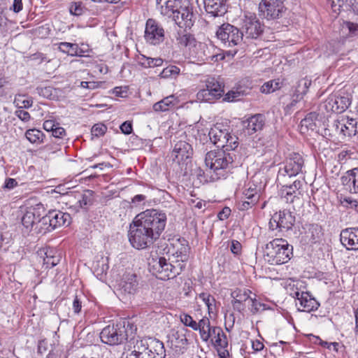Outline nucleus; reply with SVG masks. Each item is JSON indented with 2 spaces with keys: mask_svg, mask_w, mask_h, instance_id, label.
I'll return each instance as SVG.
<instances>
[{
  "mask_svg": "<svg viewBox=\"0 0 358 358\" xmlns=\"http://www.w3.org/2000/svg\"><path fill=\"white\" fill-rule=\"evenodd\" d=\"M15 115L24 122H27L31 119L29 113L24 109H17L15 111Z\"/></svg>",
  "mask_w": 358,
  "mask_h": 358,
  "instance_id": "e2e57ef3",
  "label": "nucleus"
},
{
  "mask_svg": "<svg viewBox=\"0 0 358 358\" xmlns=\"http://www.w3.org/2000/svg\"><path fill=\"white\" fill-rule=\"evenodd\" d=\"M181 322L186 327L192 328L193 330H196L197 328V324L192 316L187 313H182L180 315Z\"/></svg>",
  "mask_w": 358,
  "mask_h": 358,
  "instance_id": "864d4df0",
  "label": "nucleus"
},
{
  "mask_svg": "<svg viewBox=\"0 0 358 358\" xmlns=\"http://www.w3.org/2000/svg\"><path fill=\"white\" fill-rule=\"evenodd\" d=\"M180 1L178 0H157V6L160 13L164 16L172 17L178 10Z\"/></svg>",
  "mask_w": 358,
  "mask_h": 358,
  "instance_id": "cd10ccee",
  "label": "nucleus"
},
{
  "mask_svg": "<svg viewBox=\"0 0 358 358\" xmlns=\"http://www.w3.org/2000/svg\"><path fill=\"white\" fill-rule=\"evenodd\" d=\"M76 56V57H87L92 52L88 44L82 43L80 45L77 44Z\"/></svg>",
  "mask_w": 358,
  "mask_h": 358,
  "instance_id": "4d7b16f0",
  "label": "nucleus"
},
{
  "mask_svg": "<svg viewBox=\"0 0 358 358\" xmlns=\"http://www.w3.org/2000/svg\"><path fill=\"white\" fill-rule=\"evenodd\" d=\"M243 95V91L239 89L233 90L225 94L224 100L229 102L237 101L241 100Z\"/></svg>",
  "mask_w": 358,
  "mask_h": 358,
  "instance_id": "3c124183",
  "label": "nucleus"
},
{
  "mask_svg": "<svg viewBox=\"0 0 358 358\" xmlns=\"http://www.w3.org/2000/svg\"><path fill=\"white\" fill-rule=\"evenodd\" d=\"M204 8L213 17L224 15L227 11V0H203Z\"/></svg>",
  "mask_w": 358,
  "mask_h": 358,
  "instance_id": "4be33fe9",
  "label": "nucleus"
},
{
  "mask_svg": "<svg viewBox=\"0 0 358 358\" xmlns=\"http://www.w3.org/2000/svg\"><path fill=\"white\" fill-rule=\"evenodd\" d=\"M216 36L227 48L238 45L243 41V34L241 30L229 23H224L218 28Z\"/></svg>",
  "mask_w": 358,
  "mask_h": 358,
  "instance_id": "423d86ee",
  "label": "nucleus"
},
{
  "mask_svg": "<svg viewBox=\"0 0 358 358\" xmlns=\"http://www.w3.org/2000/svg\"><path fill=\"white\" fill-rule=\"evenodd\" d=\"M166 215L156 209L146 210L138 214L130 224L129 241L137 250L150 247L164 231Z\"/></svg>",
  "mask_w": 358,
  "mask_h": 358,
  "instance_id": "f257e3e1",
  "label": "nucleus"
},
{
  "mask_svg": "<svg viewBox=\"0 0 358 358\" xmlns=\"http://www.w3.org/2000/svg\"><path fill=\"white\" fill-rule=\"evenodd\" d=\"M213 327L210 326V320L204 317L198 322L197 328L195 331H199L200 337L203 341L207 342L212 334Z\"/></svg>",
  "mask_w": 358,
  "mask_h": 358,
  "instance_id": "2f4dec72",
  "label": "nucleus"
},
{
  "mask_svg": "<svg viewBox=\"0 0 358 358\" xmlns=\"http://www.w3.org/2000/svg\"><path fill=\"white\" fill-rule=\"evenodd\" d=\"M311 85V80L304 78L299 80L295 87L294 96L302 99L303 96L306 94L308 90Z\"/></svg>",
  "mask_w": 358,
  "mask_h": 358,
  "instance_id": "ea45409f",
  "label": "nucleus"
},
{
  "mask_svg": "<svg viewBox=\"0 0 358 358\" xmlns=\"http://www.w3.org/2000/svg\"><path fill=\"white\" fill-rule=\"evenodd\" d=\"M150 358H165L166 350L164 343L158 339L148 338Z\"/></svg>",
  "mask_w": 358,
  "mask_h": 358,
  "instance_id": "7c9ffc66",
  "label": "nucleus"
},
{
  "mask_svg": "<svg viewBox=\"0 0 358 358\" xmlns=\"http://www.w3.org/2000/svg\"><path fill=\"white\" fill-rule=\"evenodd\" d=\"M199 298L201 299L208 308L209 315L214 313L215 311V298L207 292H202L199 294Z\"/></svg>",
  "mask_w": 358,
  "mask_h": 358,
  "instance_id": "37998d69",
  "label": "nucleus"
},
{
  "mask_svg": "<svg viewBox=\"0 0 358 358\" xmlns=\"http://www.w3.org/2000/svg\"><path fill=\"white\" fill-rule=\"evenodd\" d=\"M164 29L155 20L148 19L145 24V40L150 45H156L164 40Z\"/></svg>",
  "mask_w": 358,
  "mask_h": 358,
  "instance_id": "f8f14e48",
  "label": "nucleus"
},
{
  "mask_svg": "<svg viewBox=\"0 0 358 358\" xmlns=\"http://www.w3.org/2000/svg\"><path fill=\"white\" fill-rule=\"evenodd\" d=\"M178 103V99L174 95L165 97L162 100L155 103L153 106L155 111H167L174 108Z\"/></svg>",
  "mask_w": 358,
  "mask_h": 358,
  "instance_id": "72a5a7b5",
  "label": "nucleus"
},
{
  "mask_svg": "<svg viewBox=\"0 0 358 358\" xmlns=\"http://www.w3.org/2000/svg\"><path fill=\"white\" fill-rule=\"evenodd\" d=\"M58 46V50L66 54L69 56L71 57H76V50H77V43H72L69 42H60L57 44Z\"/></svg>",
  "mask_w": 358,
  "mask_h": 358,
  "instance_id": "79ce46f5",
  "label": "nucleus"
},
{
  "mask_svg": "<svg viewBox=\"0 0 358 358\" xmlns=\"http://www.w3.org/2000/svg\"><path fill=\"white\" fill-rule=\"evenodd\" d=\"M265 124L264 116L262 114H257L248 118L244 124V131L248 135H252L257 131H261Z\"/></svg>",
  "mask_w": 358,
  "mask_h": 358,
  "instance_id": "b1692460",
  "label": "nucleus"
},
{
  "mask_svg": "<svg viewBox=\"0 0 358 358\" xmlns=\"http://www.w3.org/2000/svg\"><path fill=\"white\" fill-rule=\"evenodd\" d=\"M180 69L176 66L169 65L164 68L160 73V76L163 78L176 77L180 74Z\"/></svg>",
  "mask_w": 358,
  "mask_h": 358,
  "instance_id": "8fccbe9b",
  "label": "nucleus"
},
{
  "mask_svg": "<svg viewBox=\"0 0 358 358\" xmlns=\"http://www.w3.org/2000/svg\"><path fill=\"white\" fill-rule=\"evenodd\" d=\"M258 202L255 200H249L243 198L242 200L238 202V209L241 211L248 210L255 206Z\"/></svg>",
  "mask_w": 358,
  "mask_h": 358,
  "instance_id": "6e6d98bb",
  "label": "nucleus"
},
{
  "mask_svg": "<svg viewBox=\"0 0 358 358\" xmlns=\"http://www.w3.org/2000/svg\"><path fill=\"white\" fill-rule=\"evenodd\" d=\"M283 167H280L278 174L289 177L296 176L302 173L304 166V159L303 157L297 152L290 153L283 162Z\"/></svg>",
  "mask_w": 358,
  "mask_h": 358,
  "instance_id": "0eeeda50",
  "label": "nucleus"
},
{
  "mask_svg": "<svg viewBox=\"0 0 358 358\" xmlns=\"http://www.w3.org/2000/svg\"><path fill=\"white\" fill-rule=\"evenodd\" d=\"M176 39L180 46L184 47L193 46L196 42L194 37L192 34L187 33L185 29L178 31Z\"/></svg>",
  "mask_w": 358,
  "mask_h": 358,
  "instance_id": "e433bc0d",
  "label": "nucleus"
},
{
  "mask_svg": "<svg viewBox=\"0 0 358 358\" xmlns=\"http://www.w3.org/2000/svg\"><path fill=\"white\" fill-rule=\"evenodd\" d=\"M341 181L351 194H358V167L348 171L342 176Z\"/></svg>",
  "mask_w": 358,
  "mask_h": 358,
  "instance_id": "5701e85b",
  "label": "nucleus"
},
{
  "mask_svg": "<svg viewBox=\"0 0 358 358\" xmlns=\"http://www.w3.org/2000/svg\"><path fill=\"white\" fill-rule=\"evenodd\" d=\"M180 28L190 29L194 22L192 8L188 6H180L171 17Z\"/></svg>",
  "mask_w": 358,
  "mask_h": 358,
  "instance_id": "2eb2a0df",
  "label": "nucleus"
},
{
  "mask_svg": "<svg viewBox=\"0 0 358 358\" xmlns=\"http://www.w3.org/2000/svg\"><path fill=\"white\" fill-rule=\"evenodd\" d=\"M206 87L215 99L220 98L224 93L222 85L213 78L207 80Z\"/></svg>",
  "mask_w": 358,
  "mask_h": 358,
  "instance_id": "4c0bfd02",
  "label": "nucleus"
},
{
  "mask_svg": "<svg viewBox=\"0 0 358 358\" xmlns=\"http://www.w3.org/2000/svg\"><path fill=\"white\" fill-rule=\"evenodd\" d=\"M193 153L192 145L185 141H178L171 152V157L178 164L191 157Z\"/></svg>",
  "mask_w": 358,
  "mask_h": 358,
  "instance_id": "f3484780",
  "label": "nucleus"
},
{
  "mask_svg": "<svg viewBox=\"0 0 358 358\" xmlns=\"http://www.w3.org/2000/svg\"><path fill=\"white\" fill-rule=\"evenodd\" d=\"M336 133L343 137L352 136L358 133V120L349 117H343L333 123Z\"/></svg>",
  "mask_w": 358,
  "mask_h": 358,
  "instance_id": "4468645a",
  "label": "nucleus"
},
{
  "mask_svg": "<svg viewBox=\"0 0 358 358\" xmlns=\"http://www.w3.org/2000/svg\"><path fill=\"white\" fill-rule=\"evenodd\" d=\"M55 127H58V122L54 120H47L43 122V129L47 131H52Z\"/></svg>",
  "mask_w": 358,
  "mask_h": 358,
  "instance_id": "69168bd1",
  "label": "nucleus"
},
{
  "mask_svg": "<svg viewBox=\"0 0 358 358\" xmlns=\"http://www.w3.org/2000/svg\"><path fill=\"white\" fill-rule=\"evenodd\" d=\"M174 261L164 257H153L149 260V271L158 279L166 280L178 275L185 268L183 263L173 264Z\"/></svg>",
  "mask_w": 358,
  "mask_h": 358,
  "instance_id": "20e7f679",
  "label": "nucleus"
},
{
  "mask_svg": "<svg viewBox=\"0 0 358 358\" xmlns=\"http://www.w3.org/2000/svg\"><path fill=\"white\" fill-rule=\"evenodd\" d=\"M152 57H148L143 55H141L137 58V62L143 68H152Z\"/></svg>",
  "mask_w": 358,
  "mask_h": 358,
  "instance_id": "052dcab7",
  "label": "nucleus"
},
{
  "mask_svg": "<svg viewBox=\"0 0 358 358\" xmlns=\"http://www.w3.org/2000/svg\"><path fill=\"white\" fill-rule=\"evenodd\" d=\"M222 150H211L205 157L206 169H200L199 177H203L205 182H213L221 178H225L234 166L233 163L236 157L234 151L238 145V137L228 131Z\"/></svg>",
  "mask_w": 358,
  "mask_h": 358,
  "instance_id": "f03ea898",
  "label": "nucleus"
},
{
  "mask_svg": "<svg viewBox=\"0 0 358 358\" xmlns=\"http://www.w3.org/2000/svg\"><path fill=\"white\" fill-rule=\"evenodd\" d=\"M292 255L293 247L285 239L275 238L266 245L264 257L270 264H285L291 259Z\"/></svg>",
  "mask_w": 358,
  "mask_h": 358,
  "instance_id": "7ed1b4c3",
  "label": "nucleus"
},
{
  "mask_svg": "<svg viewBox=\"0 0 358 358\" xmlns=\"http://www.w3.org/2000/svg\"><path fill=\"white\" fill-rule=\"evenodd\" d=\"M340 240L347 250H358V227L343 229L340 234Z\"/></svg>",
  "mask_w": 358,
  "mask_h": 358,
  "instance_id": "6ab92c4d",
  "label": "nucleus"
},
{
  "mask_svg": "<svg viewBox=\"0 0 358 358\" xmlns=\"http://www.w3.org/2000/svg\"><path fill=\"white\" fill-rule=\"evenodd\" d=\"M107 130V127L103 124H96L92 128V134L99 137L103 136Z\"/></svg>",
  "mask_w": 358,
  "mask_h": 358,
  "instance_id": "bf43d9fd",
  "label": "nucleus"
},
{
  "mask_svg": "<svg viewBox=\"0 0 358 358\" xmlns=\"http://www.w3.org/2000/svg\"><path fill=\"white\" fill-rule=\"evenodd\" d=\"M282 82L279 80H272L268 82L265 83L261 87V92L264 94H269L275 92V90L280 89L282 86Z\"/></svg>",
  "mask_w": 358,
  "mask_h": 358,
  "instance_id": "a18cd8bd",
  "label": "nucleus"
},
{
  "mask_svg": "<svg viewBox=\"0 0 358 358\" xmlns=\"http://www.w3.org/2000/svg\"><path fill=\"white\" fill-rule=\"evenodd\" d=\"M222 127L223 125L217 124L210 129L208 133L210 140L218 148L224 147V143L226 142L225 138L228 135L229 130L222 129Z\"/></svg>",
  "mask_w": 358,
  "mask_h": 358,
  "instance_id": "a878e982",
  "label": "nucleus"
},
{
  "mask_svg": "<svg viewBox=\"0 0 358 358\" xmlns=\"http://www.w3.org/2000/svg\"><path fill=\"white\" fill-rule=\"evenodd\" d=\"M341 204L348 208L354 209L358 213V201L351 197H345L341 200Z\"/></svg>",
  "mask_w": 358,
  "mask_h": 358,
  "instance_id": "13d9d810",
  "label": "nucleus"
},
{
  "mask_svg": "<svg viewBox=\"0 0 358 358\" xmlns=\"http://www.w3.org/2000/svg\"><path fill=\"white\" fill-rule=\"evenodd\" d=\"M199 49L200 52L198 53L197 59L200 62L208 60L216 62L218 59H222L224 58L223 56L220 55H210V49L206 44L199 43Z\"/></svg>",
  "mask_w": 358,
  "mask_h": 358,
  "instance_id": "f704fd0d",
  "label": "nucleus"
},
{
  "mask_svg": "<svg viewBox=\"0 0 358 358\" xmlns=\"http://www.w3.org/2000/svg\"><path fill=\"white\" fill-rule=\"evenodd\" d=\"M258 8L264 18L275 20L282 17L285 6L282 0H261Z\"/></svg>",
  "mask_w": 358,
  "mask_h": 358,
  "instance_id": "1a4fd4ad",
  "label": "nucleus"
},
{
  "mask_svg": "<svg viewBox=\"0 0 358 358\" xmlns=\"http://www.w3.org/2000/svg\"><path fill=\"white\" fill-rule=\"evenodd\" d=\"M262 24L255 13L245 15L242 22L241 32L244 39H256L262 33Z\"/></svg>",
  "mask_w": 358,
  "mask_h": 358,
  "instance_id": "6e6552de",
  "label": "nucleus"
},
{
  "mask_svg": "<svg viewBox=\"0 0 358 358\" xmlns=\"http://www.w3.org/2000/svg\"><path fill=\"white\" fill-rule=\"evenodd\" d=\"M252 292L246 288H236L234 289L231 296L233 298L234 301L245 303L248 302L251 297Z\"/></svg>",
  "mask_w": 358,
  "mask_h": 358,
  "instance_id": "58836bf2",
  "label": "nucleus"
},
{
  "mask_svg": "<svg viewBox=\"0 0 358 358\" xmlns=\"http://www.w3.org/2000/svg\"><path fill=\"white\" fill-rule=\"evenodd\" d=\"M44 213L45 208L41 203L27 207L22 217V225L27 229H31L35 224L42 222Z\"/></svg>",
  "mask_w": 358,
  "mask_h": 358,
  "instance_id": "ddd939ff",
  "label": "nucleus"
},
{
  "mask_svg": "<svg viewBox=\"0 0 358 358\" xmlns=\"http://www.w3.org/2000/svg\"><path fill=\"white\" fill-rule=\"evenodd\" d=\"M85 8L81 2H72L69 7V12L71 15L80 16L83 15Z\"/></svg>",
  "mask_w": 358,
  "mask_h": 358,
  "instance_id": "5fc2aeb1",
  "label": "nucleus"
},
{
  "mask_svg": "<svg viewBox=\"0 0 358 358\" xmlns=\"http://www.w3.org/2000/svg\"><path fill=\"white\" fill-rule=\"evenodd\" d=\"M242 245L238 241L234 240L231 242L230 250L234 255H238L241 253Z\"/></svg>",
  "mask_w": 358,
  "mask_h": 358,
  "instance_id": "774afa93",
  "label": "nucleus"
},
{
  "mask_svg": "<svg viewBox=\"0 0 358 358\" xmlns=\"http://www.w3.org/2000/svg\"><path fill=\"white\" fill-rule=\"evenodd\" d=\"M38 260L42 261L45 268L48 269L57 265L61 259V257L57 252L52 248H43L37 252Z\"/></svg>",
  "mask_w": 358,
  "mask_h": 358,
  "instance_id": "a211bd4d",
  "label": "nucleus"
},
{
  "mask_svg": "<svg viewBox=\"0 0 358 358\" xmlns=\"http://www.w3.org/2000/svg\"><path fill=\"white\" fill-rule=\"evenodd\" d=\"M25 136L30 143L39 144L43 141L44 134L41 130L31 129L26 131Z\"/></svg>",
  "mask_w": 358,
  "mask_h": 358,
  "instance_id": "a19ab883",
  "label": "nucleus"
},
{
  "mask_svg": "<svg viewBox=\"0 0 358 358\" xmlns=\"http://www.w3.org/2000/svg\"><path fill=\"white\" fill-rule=\"evenodd\" d=\"M248 304L250 306L249 309L252 314H256L260 310H264L267 308L265 303H261L256 299V294H254V297L251 296Z\"/></svg>",
  "mask_w": 358,
  "mask_h": 358,
  "instance_id": "de8ad7c7",
  "label": "nucleus"
},
{
  "mask_svg": "<svg viewBox=\"0 0 358 358\" xmlns=\"http://www.w3.org/2000/svg\"><path fill=\"white\" fill-rule=\"evenodd\" d=\"M297 96H291L290 95H283L280 97V103L286 113H289L292 107L300 100Z\"/></svg>",
  "mask_w": 358,
  "mask_h": 358,
  "instance_id": "c03bdc74",
  "label": "nucleus"
},
{
  "mask_svg": "<svg viewBox=\"0 0 358 358\" xmlns=\"http://www.w3.org/2000/svg\"><path fill=\"white\" fill-rule=\"evenodd\" d=\"M71 215L67 213L59 210H50L47 215H43L42 223L48 224L46 228L48 231L54 230L62 226H68L71 223Z\"/></svg>",
  "mask_w": 358,
  "mask_h": 358,
  "instance_id": "9b49d317",
  "label": "nucleus"
},
{
  "mask_svg": "<svg viewBox=\"0 0 358 358\" xmlns=\"http://www.w3.org/2000/svg\"><path fill=\"white\" fill-rule=\"evenodd\" d=\"M52 135L55 138H62L66 136V131L63 127H60L58 123V127H55L52 130Z\"/></svg>",
  "mask_w": 358,
  "mask_h": 358,
  "instance_id": "0e129e2a",
  "label": "nucleus"
},
{
  "mask_svg": "<svg viewBox=\"0 0 358 358\" xmlns=\"http://www.w3.org/2000/svg\"><path fill=\"white\" fill-rule=\"evenodd\" d=\"M128 334L124 324L108 325L100 333L102 343L114 346L122 344L127 340Z\"/></svg>",
  "mask_w": 358,
  "mask_h": 358,
  "instance_id": "39448f33",
  "label": "nucleus"
},
{
  "mask_svg": "<svg viewBox=\"0 0 358 358\" xmlns=\"http://www.w3.org/2000/svg\"><path fill=\"white\" fill-rule=\"evenodd\" d=\"M196 99L201 102H211L215 99L207 87L200 90L196 94Z\"/></svg>",
  "mask_w": 358,
  "mask_h": 358,
  "instance_id": "603ef678",
  "label": "nucleus"
},
{
  "mask_svg": "<svg viewBox=\"0 0 358 358\" xmlns=\"http://www.w3.org/2000/svg\"><path fill=\"white\" fill-rule=\"evenodd\" d=\"M317 115L315 113L308 114L304 119L301 121V129L305 127L307 129L314 130L316 128V120Z\"/></svg>",
  "mask_w": 358,
  "mask_h": 358,
  "instance_id": "49530a36",
  "label": "nucleus"
},
{
  "mask_svg": "<svg viewBox=\"0 0 358 358\" xmlns=\"http://www.w3.org/2000/svg\"><path fill=\"white\" fill-rule=\"evenodd\" d=\"M37 93L44 98L50 99L52 95V87H38Z\"/></svg>",
  "mask_w": 358,
  "mask_h": 358,
  "instance_id": "680f3d73",
  "label": "nucleus"
},
{
  "mask_svg": "<svg viewBox=\"0 0 358 358\" xmlns=\"http://www.w3.org/2000/svg\"><path fill=\"white\" fill-rule=\"evenodd\" d=\"M14 103L17 109L29 108L33 104V101L31 99H25L24 95H18L14 99Z\"/></svg>",
  "mask_w": 358,
  "mask_h": 358,
  "instance_id": "09e8293b",
  "label": "nucleus"
},
{
  "mask_svg": "<svg viewBox=\"0 0 358 358\" xmlns=\"http://www.w3.org/2000/svg\"><path fill=\"white\" fill-rule=\"evenodd\" d=\"M299 311L310 313L318 308L320 303L308 292L301 295V301L296 302Z\"/></svg>",
  "mask_w": 358,
  "mask_h": 358,
  "instance_id": "bb28decb",
  "label": "nucleus"
},
{
  "mask_svg": "<svg viewBox=\"0 0 358 358\" xmlns=\"http://www.w3.org/2000/svg\"><path fill=\"white\" fill-rule=\"evenodd\" d=\"M210 338L215 346L226 348L228 346L227 338L222 329L219 327H213Z\"/></svg>",
  "mask_w": 358,
  "mask_h": 358,
  "instance_id": "473e14b6",
  "label": "nucleus"
},
{
  "mask_svg": "<svg viewBox=\"0 0 358 358\" xmlns=\"http://www.w3.org/2000/svg\"><path fill=\"white\" fill-rule=\"evenodd\" d=\"M132 343L133 350L124 358H150L152 356L149 352L148 338L133 340Z\"/></svg>",
  "mask_w": 358,
  "mask_h": 358,
  "instance_id": "aec40b11",
  "label": "nucleus"
},
{
  "mask_svg": "<svg viewBox=\"0 0 358 358\" xmlns=\"http://www.w3.org/2000/svg\"><path fill=\"white\" fill-rule=\"evenodd\" d=\"M120 128L122 132L127 135L131 134V132L133 131L132 124L130 122H128V121L123 122L120 125Z\"/></svg>",
  "mask_w": 358,
  "mask_h": 358,
  "instance_id": "338daca9",
  "label": "nucleus"
},
{
  "mask_svg": "<svg viewBox=\"0 0 358 358\" xmlns=\"http://www.w3.org/2000/svg\"><path fill=\"white\" fill-rule=\"evenodd\" d=\"M242 194L243 198L252 201L255 199V201L259 202L262 196V187L252 180L245 185Z\"/></svg>",
  "mask_w": 358,
  "mask_h": 358,
  "instance_id": "c756f323",
  "label": "nucleus"
},
{
  "mask_svg": "<svg viewBox=\"0 0 358 358\" xmlns=\"http://www.w3.org/2000/svg\"><path fill=\"white\" fill-rule=\"evenodd\" d=\"M295 222V217L292 215V213L288 210H280L275 213L269 222L271 227L273 229V223L275 224V227L280 230H289L292 229Z\"/></svg>",
  "mask_w": 358,
  "mask_h": 358,
  "instance_id": "dca6fc26",
  "label": "nucleus"
},
{
  "mask_svg": "<svg viewBox=\"0 0 358 358\" xmlns=\"http://www.w3.org/2000/svg\"><path fill=\"white\" fill-rule=\"evenodd\" d=\"M137 276L134 273H127L120 284V290L125 294H133L138 288Z\"/></svg>",
  "mask_w": 358,
  "mask_h": 358,
  "instance_id": "c85d7f7f",
  "label": "nucleus"
},
{
  "mask_svg": "<svg viewBox=\"0 0 358 358\" xmlns=\"http://www.w3.org/2000/svg\"><path fill=\"white\" fill-rule=\"evenodd\" d=\"M351 104V99L348 96L330 94L320 105V108L327 113H341Z\"/></svg>",
  "mask_w": 358,
  "mask_h": 358,
  "instance_id": "9d476101",
  "label": "nucleus"
},
{
  "mask_svg": "<svg viewBox=\"0 0 358 358\" xmlns=\"http://www.w3.org/2000/svg\"><path fill=\"white\" fill-rule=\"evenodd\" d=\"M190 248L188 244H181L180 246L173 254V258L175 259L174 263H185L187 262L189 256Z\"/></svg>",
  "mask_w": 358,
  "mask_h": 358,
  "instance_id": "c9c22d12",
  "label": "nucleus"
},
{
  "mask_svg": "<svg viewBox=\"0 0 358 358\" xmlns=\"http://www.w3.org/2000/svg\"><path fill=\"white\" fill-rule=\"evenodd\" d=\"M303 229L305 230L303 241L308 244L315 243L323 235L322 229L317 224H306Z\"/></svg>",
  "mask_w": 358,
  "mask_h": 358,
  "instance_id": "393cba45",
  "label": "nucleus"
},
{
  "mask_svg": "<svg viewBox=\"0 0 358 358\" xmlns=\"http://www.w3.org/2000/svg\"><path fill=\"white\" fill-rule=\"evenodd\" d=\"M303 182L296 180L292 185H284L280 189V196L287 203H293L295 199L301 195Z\"/></svg>",
  "mask_w": 358,
  "mask_h": 358,
  "instance_id": "412c9836",
  "label": "nucleus"
}]
</instances>
